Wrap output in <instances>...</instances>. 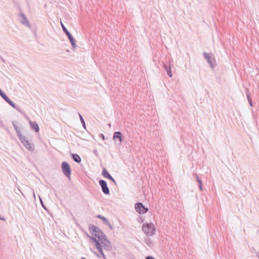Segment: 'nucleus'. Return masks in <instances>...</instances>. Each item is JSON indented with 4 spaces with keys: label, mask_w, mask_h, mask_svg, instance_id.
Segmentation results:
<instances>
[{
    "label": "nucleus",
    "mask_w": 259,
    "mask_h": 259,
    "mask_svg": "<svg viewBox=\"0 0 259 259\" xmlns=\"http://www.w3.org/2000/svg\"><path fill=\"white\" fill-rule=\"evenodd\" d=\"M71 158L76 163H80L81 162V158L77 154H72Z\"/></svg>",
    "instance_id": "2eb2a0df"
},
{
    "label": "nucleus",
    "mask_w": 259,
    "mask_h": 259,
    "mask_svg": "<svg viewBox=\"0 0 259 259\" xmlns=\"http://www.w3.org/2000/svg\"><path fill=\"white\" fill-rule=\"evenodd\" d=\"M193 175L195 177V178L198 182V184H199V188L200 190L201 191H202L203 189H202V181L199 178L198 176L196 174H194Z\"/></svg>",
    "instance_id": "a211bd4d"
},
{
    "label": "nucleus",
    "mask_w": 259,
    "mask_h": 259,
    "mask_svg": "<svg viewBox=\"0 0 259 259\" xmlns=\"http://www.w3.org/2000/svg\"><path fill=\"white\" fill-rule=\"evenodd\" d=\"M0 124L2 126H4V124L3 123L1 120H0Z\"/></svg>",
    "instance_id": "e433bc0d"
},
{
    "label": "nucleus",
    "mask_w": 259,
    "mask_h": 259,
    "mask_svg": "<svg viewBox=\"0 0 259 259\" xmlns=\"http://www.w3.org/2000/svg\"><path fill=\"white\" fill-rule=\"evenodd\" d=\"M135 208L140 214L146 213L148 211V208L146 207L142 203L137 202L135 204Z\"/></svg>",
    "instance_id": "423d86ee"
},
{
    "label": "nucleus",
    "mask_w": 259,
    "mask_h": 259,
    "mask_svg": "<svg viewBox=\"0 0 259 259\" xmlns=\"http://www.w3.org/2000/svg\"><path fill=\"white\" fill-rule=\"evenodd\" d=\"M14 108H15V109H16L17 111H18L19 112L22 113V111L21 109V108L19 106H16V105L15 104V107H13Z\"/></svg>",
    "instance_id": "7c9ffc66"
},
{
    "label": "nucleus",
    "mask_w": 259,
    "mask_h": 259,
    "mask_svg": "<svg viewBox=\"0 0 259 259\" xmlns=\"http://www.w3.org/2000/svg\"><path fill=\"white\" fill-rule=\"evenodd\" d=\"M97 249H98V250L99 251V252H100V254L102 255L103 258L104 259H107V258L103 251L102 246V245L100 246L98 248H97Z\"/></svg>",
    "instance_id": "412c9836"
},
{
    "label": "nucleus",
    "mask_w": 259,
    "mask_h": 259,
    "mask_svg": "<svg viewBox=\"0 0 259 259\" xmlns=\"http://www.w3.org/2000/svg\"><path fill=\"white\" fill-rule=\"evenodd\" d=\"M12 124H13L14 127V126H16L17 125L15 121H13L12 122Z\"/></svg>",
    "instance_id": "f704fd0d"
},
{
    "label": "nucleus",
    "mask_w": 259,
    "mask_h": 259,
    "mask_svg": "<svg viewBox=\"0 0 259 259\" xmlns=\"http://www.w3.org/2000/svg\"><path fill=\"white\" fill-rule=\"evenodd\" d=\"M96 217L102 220L104 222V223L106 222V221L107 220V219L106 218L99 214L97 215Z\"/></svg>",
    "instance_id": "393cba45"
},
{
    "label": "nucleus",
    "mask_w": 259,
    "mask_h": 259,
    "mask_svg": "<svg viewBox=\"0 0 259 259\" xmlns=\"http://www.w3.org/2000/svg\"><path fill=\"white\" fill-rule=\"evenodd\" d=\"M33 195L34 198L35 199V194L34 192H33Z\"/></svg>",
    "instance_id": "4c0bfd02"
},
{
    "label": "nucleus",
    "mask_w": 259,
    "mask_h": 259,
    "mask_svg": "<svg viewBox=\"0 0 259 259\" xmlns=\"http://www.w3.org/2000/svg\"><path fill=\"white\" fill-rule=\"evenodd\" d=\"M89 230L96 237H98V234H102L103 232L99 227L92 224L89 225Z\"/></svg>",
    "instance_id": "0eeeda50"
},
{
    "label": "nucleus",
    "mask_w": 259,
    "mask_h": 259,
    "mask_svg": "<svg viewBox=\"0 0 259 259\" xmlns=\"http://www.w3.org/2000/svg\"><path fill=\"white\" fill-rule=\"evenodd\" d=\"M21 142L22 143L23 146L29 151H33L34 149V145L33 143L29 142L27 138L23 136L19 138Z\"/></svg>",
    "instance_id": "f03ea898"
},
{
    "label": "nucleus",
    "mask_w": 259,
    "mask_h": 259,
    "mask_svg": "<svg viewBox=\"0 0 259 259\" xmlns=\"http://www.w3.org/2000/svg\"><path fill=\"white\" fill-rule=\"evenodd\" d=\"M108 125H109V127H110L111 126V124L110 123L108 124Z\"/></svg>",
    "instance_id": "79ce46f5"
},
{
    "label": "nucleus",
    "mask_w": 259,
    "mask_h": 259,
    "mask_svg": "<svg viewBox=\"0 0 259 259\" xmlns=\"http://www.w3.org/2000/svg\"><path fill=\"white\" fill-rule=\"evenodd\" d=\"M0 96L5 100L8 96L0 89Z\"/></svg>",
    "instance_id": "cd10ccee"
},
{
    "label": "nucleus",
    "mask_w": 259,
    "mask_h": 259,
    "mask_svg": "<svg viewBox=\"0 0 259 259\" xmlns=\"http://www.w3.org/2000/svg\"><path fill=\"white\" fill-rule=\"evenodd\" d=\"M5 101L8 103L10 105H11L12 107H15V103L12 102L9 98L7 97L5 99Z\"/></svg>",
    "instance_id": "5701e85b"
},
{
    "label": "nucleus",
    "mask_w": 259,
    "mask_h": 259,
    "mask_svg": "<svg viewBox=\"0 0 259 259\" xmlns=\"http://www.w3.org/2000/svg\"><path fill=\"white\" fill-rule=\"evenodd\" d=\"M145 259H155V258L152 256H148L146 257Z\"/></svg>",
    "instance_id": "473e14b6"
},
{
    "label": "nucleus",
    "mask_w": 259,
    "mask_h": 259,
    "mask_svg": "<svg viewBox=\"0 0 259 259\" xmlns=\"http://www.w3.org/2000/svg\"><path fill=\"white\" fill-rule=\"evenodd\" d=\"M29 123L30 124L31 128L34 130V131L35 132H39V128L38 125L37 124V123L35 121H33H33H30L29 122Z\"/></svg>",
    "instance_id": "ddd939ff"
},
{
    "label": "nucleus",
    "mask_w": 259,
    "mask_h": 259,
    "mask_svg": "<svg viewBox=\"0 0 259 259\" xmlns=\"http://www.w3.org/2000/svg\"><path fill=\"white\" fill-rule=\"evenodd\" d=\"M246 96L248 100V102L249 103V104L250 106H253L252 101L251 100V98L250 96V92L248 89H246Z\"/></svg>",
    "instance_id": "f3484780"
},
{
    "label": "nucleus",
    "mask_w": 259,
    "mask_h": 259,
    "mask_svg": "<svg viewBox=\"0 0 259 259\" xmlns=\"http://www.w3.org/2000/svg\"><path fill=\"white\" fill-rule=\"evenodd\" d=\"M0 220H2V221H5L6 219L4 217H0Z\"/></svg>",
    "instance_id": "c9c22d12"
},
{
    "label": "nucleus",
    "mask_w": 259,
    "mask_h": 259,
    "mask_svg": "<svg viewBox=\"0 0 259 259\" xmlns=\"http://www.w3.org/2000/svg\"><path fill=\"white\" fill-rule=\"evenodd\" d=\"M0 96L5 100L8 96L0 89Z\"/></svg>",
    "instance_id": "bb28decb"
},
{
    "label": "nucleus",
    "mask_w": 259,
    "mask_h": 259,
    "mask_svg": "<svg viewBox=\"0 0 259 259\" xmlns=\"http://www.w3.org/2000/svg\"><path fill=\"white\" fill-rule=\"evenodd\" d=\"M81 259H86V258L84 257H82Z\"/></svg>",
    "instance_id": "37998d69"
},
{
    "label": "nucleus",
    "mask_w": 259,
    "mask_h": 259,
    "mask_svg": "<svg viewBox=\"0 0 259 259\" xmlns=\"http://www.w3.org/2000/svg\"><path fill=\"white\" fill-rule=\"evenodd\" d=\"M142 230L148 236H152L155 233V227L152 223L144 224L142 226Z\"/></svg>",
    "instance_id": "f257e3e1"
},
{
    "label": "nucleus",
    "mask_w": 259,
    "mask_h": 259,
    "mask_svg": "<svg viewBox=\"0 0 259 259\" xmlns=\"http://www.w3.org/2000/svg\"><path fill=\"white\" fill-rule=\"evenodd\" d=\"M13 3L16 5V6H18L19 5V3L18 2H17V0H13Z\"/></svg>",
    "instance_id": "72a5a7b5"
},
{
    "label": "nucleus",
    "mask_w": 259,
    "mask_h": 259,
    "mask_svg": "<svg viewBox=\"0 0 259 259\" xmlns=\"http://www.w3.org/2000/svg\"><path fill=\"white\" fill-rule=\"evenodd\" d=\"M99 137L102 138L103 140H105V136L103 134H100L99 135Z\"/></svg>",
    "instance_id": "2f4dec72"
},
{
    "label": "nucleus",
    "mask_w": 259,
    "mask_h": 259,
    "mask_svg": "<svg viewBox=\"0 0 259 259\" xmlns=\"http://www.w3.org/2000/svg\"><path fill=\"white\" fill-rule=\"evenodd\" d=\"M257 256L259 258V253L257 254Z\"/></svg>",
    "instance_id": "a19ab883"
},
{
    "label": "nucleus",
    "mask_w": 259,
    "mask_h": 259,
    "mask_svg": "<svg viewBox=\"0 0 259 259\" xmlns=\"http://www.w3.org/2000/svg\"><path fill=\"white\" fill-rule=\"evenodd\" d=\"M99 183L101 187L102 192L106 195H108L110 193V190L108 187L107 184L105 180H101L99 181Z\"/></svg>",
    "instance_id": "1a4fd4ad"
},
{
    "label": "nucleus",
    "mask_w": 259,
    "mask_h": 259,
    "mask_svg": "<svg viewBox=\"0 0 259 259\" xmlns=\"http://www.w3.org/2000/svg\"><path fill=\"white\" fill-rule=\"evenodd\" d=\"M164 68L166 71L167 74L169 77H172V74L171 70V68L169 65H167L166 64L164 65Z\"/></svg>",
    "instance_id": "dca6fc26"
},
{
    "label": "nucleus",
    "mask_w": 259,
    "mask_h": 259,
    "mask_svg": "<svg viewBox=\"0 0 259 259\" xmlns=\"http://www.w3.org/2000/svg\"><path fill=\"white\" fill-rule=\"evenodd\" d=\"M18 20L23 25L29 28L30 27V24L26 18V16L23 13H20L18 15Z\"/></svg>",
    "instance_id": "6e6552de"
},
{
    "label": "nucleus",
    "mask_w": 259,
    "mask_h": 259,
    "mask_svg": "<svg viewBox=\"0 0 259 259\" xmlns=\"http://www.w3.org/2000/svg\"><path fill=\"white\" fill-rule=\"evenodd\" d=\"M14 129L16 131V133L17 134V135L18 136L19 138H20L21 137L23 136V135L21 134V132H20V130L19 129V127L17 125L14 126Z\"/></svg>",
    "instance_id": "4be33fe9"
},
{
    "label": "nucleus",
    "mask_w": 259,
    "mask_h": 259,
    "mask_svg": "<svg viewBox=\"0 0 259 259\" xmlns=\"http://www.w3.org/2000/svg\"><path fill=\"white\" fill-rule=\"evenodd\" d=\"M204 58L206 60L207 63L209 64L211 69H213L215 66V59L211 53L204 52L203 53Z\"/></svg>",
    "instance_id": "20e7f679"
},
{
    "label": "nucleus",
    "mask_w": 259,
    "mask_h": 259,
    "mask_svg": "<svg viewBox=\"0 0 259 259\" xmlns=\"http://www.w3.org/2000/svg\"><path fill=\"white\" fill-rule=\"evenodd\" d=\"M0 96L5 100L8 96L0 89Z\"/></svg>",
    "instance_id": "a878e982"
},
{
    "label": "nucleus",
    "mask_w": 259,
    "mask_h": 259,
    "mask_svg": "<svg viewBox=\"0 0 259 259\" xmlns=\"http://www.w3.org/2000/svg\"><path fill=\"white\" fill-rule=\"evenodd\" d=\"M123 136L121 132H115L113 134V140L114 141H116L117 139H118L119 143H121L122 141Z\"/></svg>",
    "instance_id": "f8f14e48"
},
{
    "label": "nucleus",
    "mask_w": 259,
    "mask_h": 259,
    "mask_svg": "<svg viewBox=\"0 0 259 259\" xmlns=\"http://www.w3.org/2000/svg\"><path fill=\"white\" fill-rule=\"evenodd\" d=\"M61 169L63 174L69 179H70L71 169L68 162L64 161L61 164Z\"/></svg>",
    "instance_id": "7ed1b4c3"
},
{
    "label": "nucleus",
    "mask_w": 259,
    "mask_h": 259,
    "mask_svg": "<svg viewBox=\"0 0 259 259\" xmlns=\"http://www.w3.org/2000/svg\"><path fill=\"white\" fill-rule=\"evenodd\" d=\"M102 175L105 178L108 179L112 181L115 185H116V181L113 179V178L110 175V174L108 172L107 170L105 168H103Z\"/></svg>",
    "instance_id": "9b49d317"
},
{
    "label": "nucleus",
    "mask_w": 259,
    "mask_h": 259,
    "mask_svg": "<svg viewBox=\"0 0 259 259\" xmlns=\"http://www.w3.org/2000/svg\"><path fill=\"white\" fill-rule=\"evenodd\" d=\"M104 223L106 225H107L111 230H112L113 229V227L112 226L111 224L108 221V220Z\"/></svg>",
    "instance_id": "c85d7f7f"
},
{
    "label": "nucleus",
    "mask_w": 259,
    "mask_h": 259,
    "mask_svg": "<svg viewBox=\"0 0 259 259\" xmlns=\"http://www.w3.org/2000/svg\"><path fill=\"white\" fill-rule=\"evenodd\" d=\"M39 200H40V203H41V205L42 206V207L45 209V210H47V207L45 205L41 198H40V196H39Z\"/></svg>",
    "instance_id": "c756f323"
},
{
    "label": "nucleus",
    "mask_w": 259,
    "mask_h": 259,
    "mask_svg": "<svg viewBox=\"0 0 259 259\" xmlns=\"http://www.w3.org/2000/svg\"><path fill=\"white\" fill-rule=\"evenodd\" d=\"M88 236L90 238L91 240L93 241V242L95 243L96 248H98L100 246H101V243L100 240L99 239H97L96 238L93 236H90L88 235Z\"/></svg>",
    "instance_id": "4468645a"
},
{
    "label": "nucleus",
    "mask_w": 259,
    "mask_h": 259,
    "mask_svg": "<svg viewBox=\"0 0 259 259\" xmlns=\"http://www.w3.org/2000/svg\"><path fill=\"white\" fill-rule=\"evenodd\" d=\"M101 245L102 246V247H104V249L107 251H110L112 247L111 246V242L108 240H104L102 242H100Z\"/></svg>",
    "instance_id": "9d476101"
},
{
    "label": "nucleus",
    "mask_w": 259,
    "mask_h": 259,
    "mask_svg": "<svg viewBox=\"0 0 259 259\" xmlns=\"http://www.w3.org/2000/svg\"><path fill=\"white\" fill-rule=\"evenodd\" d=\"M18 190H19V191H20V192H21V193H22V195H23V193H22V192L20 191V189H18Z\"/></svg>",
    "instance_id": "58836bf2"
},
{
    "label": "nucleus",
    "mask_w": 259,
    "mask_h": 259,
    "mask_svg": "<svg viewBox=\"0 0 259 259\" xmlns=\"http://www.w3.org/2000/svg\"><path fill=\"white\" fill-rule=\"evenodd\" d=\"M97 238H98L99 240H100V242H102L104 240H108L106 235L104 234V232H103L102 234H98Z\"/></svg>",
    "instance_id": "6ab92c4d"
},
{
    "label": "nucleus",
    "mask_w": 259,
    "mask_h": 259,
    "mask_svg": "<svg viewBox=\"0 0 259 259\" xmlns=\"http://www.w3.org/2000/svg\"><path fill=\"white\" fill-rule=\"evenodd\" d=\"M79 114V118H80V121L82 124V126L83 127L85 128H86V126H85V121L82 117V116H81V114H80L79 113H78Z\"/></svg>",
    "instance_id": "b1692460"
},
{
    "label": "nucleus",
    "mask_w": 259,
    "mask_h": 259,
    "mask_svg": "<svg viewBox=\"0 0 259 259\" xmlns=\"http://www.w3.org/2000/svg\"><path fill=\"white\" fill-rule=\"evenodd\" d=\"M145 243L150 247H152L153 245V242L149 238H146L144 240Z\"/></svg>",
    "instance_id": "aec40b11"
},
{
    "label": "nucleus",
    "mask_w": 259,
    "mask_h": 259,
    "mask_svg": "<svg viewBox=\"0 0 259 259\" xmlns=\"http://www.w3.org/2000/svg\"><path fill=\"white\" fill-rule=\"evenodd\" d=\"M96 255H97V256H98L99 257H100V256L99 255V254H97V253H96Z\"/></svg>",
    "instance_id": "ea45409f"
},
{
    "label": "nucleus",
    "mask_w": 259,
    "mask_h": 259,
    "mask_svg": "<svg viewBox=\"0 0 259 259\" xmlns=\"http://www.w3.org/2000/svg\"><path fill=\"white\" fill-rule=\"evenodd\" d=\"M61 26L63 31L65 33V34L67 36L68 39H69L72 48H75L76 47V45L75 44V40L74 38L72 36L71 34L68 31L67 29L65 27L64 25L61 22Z\"/></svg>",
    "instance_id": "39448f33"
}]
</instances>
